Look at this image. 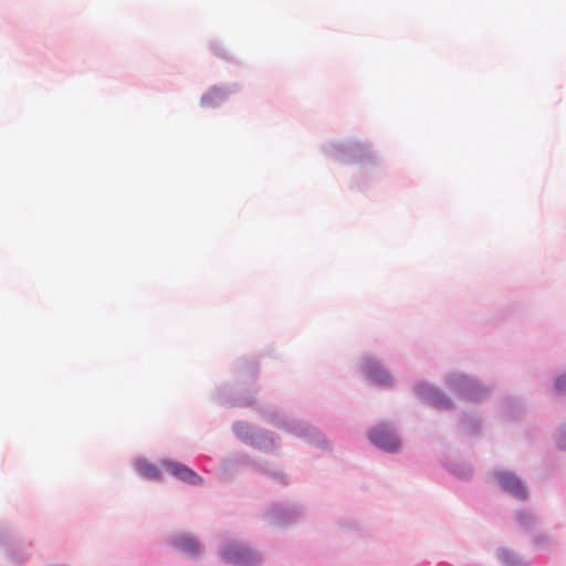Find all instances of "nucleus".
<instances>
[{
	"label": "nucleus",
	"instance_id": "obj_6",
	"mask_svg": "<svg viewBox=\"0 0 566 566\" xmlns=\"http://www.w3.org/2000/svg\"><path fill=\"white\" fill-rule=\"evenodd\" d=\"M0 549L13 566H24L32 556V543L7 524H0Z\"/></svg>",
	"mask_w": 566,
	"mask_h": 566
},
{
	"label": "nucleus",
	"instance_id": "obj_26",
	"mask_svg": "<svg viewBox=\"0 0 566 566\" xmlns=\"http://www.w3.org/2000/svg\"><path fill=\"white\" fill-rule=\"evenodd\" d=\"M209 48L213 52V54L216 56H218L219 59H222V60H224L227 62H232L233 61L232 56L226 50V48L222 45L221 42H219L217 40H212L209 43Z\"/></svg>",
	"mask_w": 566,
	"mask_h": 566
},
{
	"label": "nucleus",
	"instance_id": "obj_8",
	"mask_svg": "<svg viewBox=\"0 0 566 566\" xmlns=\"http://www.w3.org/2000/svg\"><path fill=\"white\" fill-rule=\"evenodd\" d=\"M219 557L233 566H260L262 556L255 549L240 543H229L220 547Z\"/></svg>",
	"mask_w": 566,
	"mask_h": 566
},
{
	"label": "nucleus",
	"instance_id": "obj_3",
	"mask_svg": "<svg viewBox=\"0 0 566 566\" xmlns=\"http://www.w3.org/2000/svg\"><path fill=\"white\" fill-rule=\"evenodd\" d=\"M322 153L336 161L347 165H360L377 168L380 157L368 140L347 138L339 142H328L321 146Z\"/></svg>",
	"mask_w": 566,
	"mask_h": 566
},
{
	"label": "nucleus",
	"instance_id": "obj_9",
	"mask_svg": "<svg viewBox=\"0 0 566 566\" xmlns=\"http://www.w3.org/2000/svg\"><path fill=\"white\" fill-rule=\"evenodd\" d=\"M412 392L419 401L434 409L451 411L455 408L453 400L446 392L426 380L416 381Z\"/></svg>",
	"mask_w": 566,
	"mask_h": 566
},
{
	"label": "nucleus",
	"instance_id": "obj_13",
	"mask_svg": "<svg viewBox=\"0 0 566 566\" xmlns=\"http://www.w3.org/2000/svg\"><path fill=\"white\" fill-rule=\"evenodd\" d=\"M160 465L165 468L172 478L184 482L185 484L199 486L205 482L203 478L198 472L180 461L170 458H163L160 460Z\"/></svg>",
	"mask_w": 566,
	"mask_h": 566
},
{
	"label": "nucleus",
	"instance_id": "obj_4",
	"mask_svg": "<svg viewBox=\"0 0 566 566\" xmlns=\"http://www.w3.org/2000/svg\"><path fill=\"white\" fill-rule=\"evenodd\" d=\"M232 432L242 443L262 452L274 453L275 442L279 439L274 432L243 420L232 423Z\"/></svg>",
	"mask_w": 566,
	"mask_h": 566
},
{
	"label": "nucleus",
	"instance_id": "obj_25",
	"mask_svg": "<svg viewBox=\"0 0 566 566\" xmlns=\"http://www.w3.org/2000/svg\"><path fill=\"white\" fill-rule=\"evenodd\" d=\"M515 521L524 530H528L535 524L534 514L530 510H518L515 513Z\"/></svg>",
	"mask_w": 566,
	"mask_h": 566
},
{
	"label": "nucleus",
	"instance_id": "obj_1",
	"mask_svg": "<svg viewBox=\"0 0 566 566\" xmlns=\"http://www.w3.org/2000/svg\"><path fill=\"white\" fill-rule=\"evenodd\" d=\"M238 379L233 385L219 386L213 400L226 408H247L256 406L259 364L254 359H241L235 364Z\"/></svg>",
	"mask_w": 566,
	"mask_h": 566
},
{
	"label": "nucleus",
	"instance_id": "obj_29",
	"mask_svg": "<svg viewBox=\"0 0 566 566\" xmlns=\"http://www.w3.org/2000/svg\"><path fill=\"white\" fill-rule=\"evenodd\" d=\"M548 541V536L545 534H535L532 538L533 545L538 548L545 547Z\"/></svg>",
	"mask_w": 566,
	"mask_h": 566
},
{
	"label": "nucleus",
	"instance_id": "obj_20",
	"mask_svg": "<svg viewBox=\"0 0 566 566\" xmlns=\"http://www.w3.org/2000/svg\"><path fill=\"white\" fill-rule=\"evenodd\" d=\"M134 470L144 480L154 482H161L164 480V474L160 468L148 461L146 458L135 459Z\"/></svg>",
	"mask_w": 566,
	"mask_h": 566
},
{
	"label": "nucleus",
	"instance_id": "obj_28",
	"mask_svg": "<svg viewBox=\"0 0 566 566\" xmlns=\"http://www.w3.org/2000/svg\"><path fill=\"white\" fill-rule=\"evenodd\" d=\"M554 390L557 395H566V371L555 378Z\"/></svg>",
	"mask_w": 566,
	"mask_h": 566
},
{
	"label": "nucleus",
	"instance_id": "obj_5",
	"mask_svg": "<svg viewBox=\"0 0 566 566\" xmlns=\"http://www.w3.org/2000/svg\"><path fill=\"white\" fill-rule=\"evenodd\" d=\"M368 443L386 454H397L402 450V439L392 421H379L366 430Z\"/></svg>",
	"mask_w": 566,
	"mask_h": 566
},
{
	"label": "nucleus",
	"instance_id": "obj_30",
	"mask_svg": "<svg viewBox=\"0 0 566 566\" xmlns=\"http://www.w3.org/2000/svg\"><path fill=\"white\" fill-rule=\"evenodd\" d=\"M49 566H67L66 564H54V565H49Z\"/></svg>",
	"mask_w": 566,
	"mask_h": 566
},
{
	"label": "nucleus",
	"instance_id": "obj_16",
	"mask_svg": "<svg viewBox=\"0 0 566 566\" xmlns=\"http://www.w3.org/2000/svg\"><path fill=\"white\" fill-rule=\"evenodd\" d=\"M439 462L446 471L458 480L470 481L473 478L474 468L469 460L448 453L441 454Z\"/></svg>",
	"mask_w": 566,
	"mask_h": 566
},
{
	"label": "nucleus",
	"instance_id": "obj_2",
	"mask_svg": "<svg viewBox=\"0 0 566 566\" xmlns=\"http://www.w3.org/2000/svg\"><path fill=\"white\" fill-rule=\"evenodd\" d=\"M256 410L262 415L263 419L275 428L287 432L291 436L305 440L311 446L323 450L331 451L332 444L326 436L311 423L292 418L277 409L256 406Z\"/></svg>",
	"mask_w": 566,
	"mask_h": 566
},
{
	"label": "nucleus",
	"instance_id": "obj_18",
	"mask_svg": "<svg viewBox=\"0 0 566 566\" xmlns=\"http://www.w3.org/2000/svg\"><path fill=\"white\" fill-rule=\"evenodd\" d=\"M258 462V459H254L247 452H235L222 461L221 468L227 473H234L241 468H250L254 470V464Z\"/></svg>",
	"mask_w": 566,
	"mask_h": 566
},
{
	"label": "nucleus",
	"instance_id": "obj_14",
	"mask_svg": "<svg viewBox=\"0 0 566 566\" xmlns=\"http://www.w3.org/2000/svg\"><path fill=\"white\" fill-rule=\"evenodd\" d=\"M238 83L226 85H212L200 97V106L203 108H217L224 104L229 97L240 91Z\"/></svg>",
	"mask_w": 566,
	"mask_h": 566
},
{
	"label": "nucleus",
	"instance_id": "obj_10",
	"mask_svg": "<svg viewBox=\"0 0 566 566\" xmlns=\"http://www.w3.org/2000/svg\"><path fill=\"white\" fill-rule=\"evenodd\" d=\"M167 545L189 560H195L205 553V546L200 539L189 533L178 532L169 535Z\"/></svg>",
	"mask_w": 566,
	"mask_h": 566
},
{
	"label": "nucleus",
	"instance_id": "obj_24",
	"mask_svg": "<svg viewBox=\"0 0 566 566\" xmlns=\"http://www.w3.org/2000/svg\"><path fill=\"white\" fill-rule=\"evenodd\" d=\"M380 178V171L369 174L366 169L361 168L356 176H354L349 188L359 191H366L370 186Z\"/></svg>",
	"mask_w": 566,
	"mask_h": 566
},
{
	"label": "nucleus",
	"instance_id": "obj_7",
	"mask_svg": "<svg viewBox=\"0 0 566 566\" xmlns=\"http://www.w3.org/2000/svg\"><path fill=\"white\" fill-rule=\"evenodd\" d=\"M446 385L460 399L470 402H480L490 392V388L479 379L460 373L449 374L446 377Z\"/></svg>",
	"mask_w": 566,
	"mask_h": 566
},
{
	"label": "nucleus",
	"instance_id": "obj_22",
	"mask_svg": "<svg viewBox=\"0 0 566 566\" xmlns=\"http://www.w3.org/2000/svg\"><path fill=\"white\" fill-rule=\"evenodd\" d=\"M254 471L280 483L283 486L290 484V476L283 471L272 468L268 461L259 460V462L254 464Z\"/></svg>",
	"mask_w": 566,
	"mask_h": 566
},
{
	"label": "nucleus",
	"instance_id": "obj_27",
	"mask_svg": "<svg viewBox=\"0 0 566 566\" xmlns=\"http://www.w3.org/2000/svg\"><path fill=\"white\" fill-rule=\"evenodd\" d=\"M555 442L556 447L562 450L566 451V423L562 424L555 434Z\"/></svg>",
	"mask_w": 566,
	"mask_h": 566
},
{
	"label": "nucleus",
	"instance_id": "obj_21",
	"mask_svg": "<svg viewBox=\"0 0 566 566\" xmlns=\"http://www.w3.org/2000/svg\"><path fill=\"white\" fill-rule=\"evenodd\" d=\"M254 471L280 483L283 486L290 484V476L283 471L272 468L268 461L259 460V462L254 464Z\"/></svg>",
	"mask_w": 566,
	"mask_h": 566
},
{
	"label": "nucleus",
	"instance_id": "obj_17",
	"mask_svg": "<svg viewBox=\"0 0 566 566\" xmlns=\"http://www.w3.org/2000/svg\"><path fill=\"white\" fill-rule=\"evenodd\" d=\"M501 412L505 420L517 421L525 412V402L521 397L504 396L501 399Z\"/></svg>",
	"mask_w": 566,
	"mask_h": 566
},
{
	"label": "nucleus",
	"instance_id": "obj_11",
	"mask_svg": "<svg viewBox=\"0 0 566 566\" xmlns=\"http://www.w3.org/2000/svg\"><path fill=\"white\" fill-rule=\"evenodd\" d=\"M359 369L367 380L378 387H390L394 385V377L381 361L371 355H364L360 358Z\"/></svg>",
	"mask_w": 566,
	"mask_h": 566
},
{
	"label": "nucleus",
	"instance_id": "obj_12",
	"mask_svg": "<svg viewBox=\"0 0 566 566\" xmlns=\"http://www.w3.org/2000/svg\"><path fill=\"white\" fill-rule=\"evenodd\" d=\"M493 476L504 493L521 501L528 497L526 484L515 472L496 469L493 471Z\"/></svg>",
	"mask_w": 566,
	"mask_h": 566
},
{
	"label": "nucleus",
	"instance_id": "obj_15",
	"mask_svg": "<svg viewBox=\"0 0 566 566\" xmlns=\"http://www.w3.org/2000/svg\"><path fill=\"white\" fill-rule=\"evenodd\" d=\"M303 512L304 507L301 505L276 503L266 510L265 518L276 526H287L296 522Z\"/></svg>",
	"mask_w": 566,
	"mask_h": 566
},
{
	"label": "nucleus",
	"instance_id": "obj_23",
	"mask_svg": "<svg viewBox=\"0 0 566 566\" xmlns=\"http://www.w3.org/2000/svg\"><path fill=\"white\" fill-rule=\"evenodd\" d=\"M495 557L502 566H533L525 562L517 553L507 547H499L495 551Z\"/></svg>",
	"mask_w": 566,
	"mask_h": 566
},
{
	"label": "nucleus",
	"instance_id": "obj_19",
	"mask_svg": "<svg viewBox=\"0 0 566 566\" xmlns=\"http://www.w3.org/2000/svg\"><path fill=\"white\" fill-rule=\"evenodd\" d=\"M458 428L468 437H478L482 431V418L475 411H463L458 416Z\"/></svg>",
	"mask_w": 566,
	"mask_h": 566
}]
</instances>
